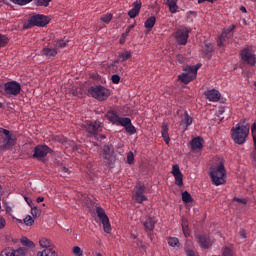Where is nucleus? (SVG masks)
<instances>
[{
    "label": "nucleus",
    "mask_w": 256,
    "mask_h": 256,
    "mask_svg": "<svg viewBox=\"0 0 256 256\" xmlns=\"http://www.w3.org/2000/svg\"><path fill=\"white\" fill-rule=\"evenodd\" d=\"M60 171H61L62 175H64V177H67V175H69L71 173V170H69V168H67L65 166H61Z\"/></svg>",
    "instance_id": "8fccbe9b"
},
{
    "label": "nucleus",
    "mask_w": 256,
    "mask_h": 256,
    "mask_svg": "<svg viewBox=\"0 0 256 256\" xmlns=\"http://www.w3.org/2000/svg\"><path fill=\"white\" fill-rule=\"evenodd\" d=\"M51 151V148L47 145H38L34 148L33 157L34 159H38V161H43Z\"/></svg>",
    "instance_id": "ddd939ff"
},
{
    "label": "nucleus",
    "mask_w": 256,
    "mask_h": 256,
    "mask_svg": "<svg viewBox=\"0 0 256 256\" xmlns=\"http://www.w3.org/2000/svg\"><path fill=\"white\" fill-rule=\"evenodd\" d=\"M10 1H11V3H14L15 5L23 6V5H27V4L31 3V1H33V0H10Z\"/></svg>",
    "instance_id": "79ce46f5"
},
{
    "label": "nucleus",
    "mask_w": 256,
    "mask_h": 256,
    "mask_svg": "<svg viewBox=\"0 0 256 256\" xmlns=\"http://www.w3.org/2000/svg\"><path fill=\"white\" fill-rule=\"evenodd\" d=\"M106 118L108 119V121H110V123H112V125H121V127L124 128H126L128 125H131V118L120 117L117 113L113 111H108L106 114Z\"/></svg>",
    "instance_id": "9d476101"
},
{
    "label": "nucleus",
    "mask_w": 256,
    "mask_h": 256,
    "mask_svg": "<svg viewBox=\"0 0 256 256\" xmlns=\"http://www.w3.org/2000/svg\"><path fill=\"white\" fill-rule=\"evenodd\" d=\"M140 249H142V251H146L147 247L145 246V244H143V242H140Z\"/></svg>",
    "instance_id": "69168bd1"
},
{
    "label": "nucleus",
    "mask_w": 256,
    "mask_h": 256,
    "mask_svg": "<svg viewBox=\"0 0 256 256\" xmlns=\"http://www.w3.org/2000/svg\"><path fill=\"white\" fill-rule=\"evenodd\" d=\"M145 185L141 182H138L137 185L134 187V191L132 194V199L136 203H143L144 201H147V196H145Z\"/></svg>",
    "instance_id": "9b49d317"
},
{
    "label": "nucleus",
    "mask_w": 256,
    "mask_h": 256,
    "mask_svg": "<svg viewBox=\"0 0 256 256\" xmlns=\"http://www.w3.org/2000/svg\"><path fill=\"white\" fill-rule=\"evenodd\" d=\"M182 231L184 234V237H189V224L187 223V219L183 218L182 219Z\"/></svg>",
    "instance_id": "473e14b6"
},
{
    "label": "nucleus",
    "mask_w": 256,
    "mask_h": 256,
    "mask_svg": "<svg viewBox=\"0 0 256 256\" xmlns=\"http://www.w3.org/2000/svg\"><path fill=\"white\" fill-rule=\"evenodd\" d=\"M251 132L253 137V143H254V150L251 153V158L254 163H256V123H253L251 126Z\"/></svg>",
    "instance_id": "b1692460"
},
{
    "label": "nucleus",
    "mask_w": 256,
    "mask_h": 256,
    "mask_svg": "<svg viewBox=\"0 0 256 256\" xmlns=\"http://www.w3.org/2000/svg\"><path fill=\"white\" fill-rule=\"evenodd\" d=\"M182 201L184 203H192L193 202V197H191V194L187 191L182 193Z\"/></svg>",
    "instance_id": "e433bc0d"
},
{
    "label": "nucleus",
    "mask_w": 256,
    "mask_h": 256,
    "mask_svg": "<svg viewBox=\"0 0 256 256\" xmlns=\"http://www.w3.org/2000/svg\"><path fill=\"white\" fill-rule=\"evenodd\" d=\"M134 161H135V156L133 155V152H129L127 155V163L129 165H133Z\"/></svg>",
    "instance_id": "de8ad7c7"
},
{
    "label": "nucleus",
    "mask_w": 256,
    "mask_h": 256,
    "mask_svg": "<svg viewBox=\"0 0 256 256\" xmlns=\"http://www.w3.org/2000/svg\"><path fill=\"white\" fill-rule=\"evenodd\" d=\"M49 25V17L43 14H37L30 17L27 24H24V29H31V27H45Z\"/></svg>",
    "instance_id": "423d86ee"
},
{
    "label": "nucleus",
    "mask_w": 256,
    "mask_h": 256,
    "mask_svg": "<svg viewBox=\"0 0 256 256\" xmlns=\"http://www.w3.org/2000/svg\"><path fill=\"white\" fill-rule=\"evenodd\" d=\"M36 201H37V203H43L45 201V198L40 196L37 198Z\"/></svg>",
    "instance_id": "0e129e2a"
},
{
    "label": "nucleus",
    "mask_w": 256,
    "mask_h": 256,
    "mask_svg": "<svg viewBox=\"0 0 256 256\" xmlns=\"http://www.w3.org/2000/svg\"><path fill=\"white\" fill-rule=\"evenodd\" d=\"M189 33H191V30L185 26H182L176 30V33H174V38L176 39L178 45H187Z\"/></svg>",
    "instance_id": "f8f14e48"
},
{
    "label": "nucleus",
    "mask_w": 256,
    "mask_h": 256,
    "mask_svg": "<svg viewBox=\"0 0 256 256\" xmlns=\"http://www.w3.org/2000/svg\"><path fill=\"white\" fill-rule=\"evenodd\" d=\"M234 201H236L237 203H241L242 205H247V200L246 199H241V198H234Z\"/></svg>",
    "instance_id": "5fc2aeb1"
},
{
    "label": "nucleus",
    "mask_w": 256,
    "mask_h": 256,
    "mask_svg": "<svg viewBox=\"0 0 256 256\" xmlns=\"http://www.w3.org/2000/svg\"><path fill=\"white\" fill-rule=\"evenodd\" d=\"M39 245L40 247H42L43 249H54L55 247L53 246V243H51V240L47 239V238H41L39 240Z\"/></svg>",
    "instance_id": "c85d7f7f"
},
{
    "label": "nucleus",
    "mask_w": 256,
    "mask_h": 256,
    "mask_svg": "<svg viewBox=\"0 0 256 256\" xmlns=\"http://www.w3.org/2000/svg\"><path fill=\"white\" fill-rule=\"evenodd\" d=\"M37 256H58V255H57V250H55V248H48V249H44L43 251H39L37 253Z\"/></svg>",
    "instance_id": "cd10ccee"
},
{
    "label": "nucleus",
    "mask_w": 256,
    "mask_h": 256,
    "mask_svg": "<svg viewBox=\"0 0 256 256\" xmlns=\"http://www.w3.org/2000/svg\"><path fill=\"white\" fill-rule=\"evenodd\" d=\"M112 19H113V14L111 13L104 14L100 17V21H102L103 23H106L107 25L111 23Z\"/></svg>",
    "instance_id": "f704fd0d"
},
{
    "label": "nucleus",
    "mask_w": 256,
    "mask_h": 256,
    "mask_svg": "<svg viewBox=\"0 0 256 256\" xmlns=\"http://www.w3.org/2000/svg\"><path fill=\"white\" fill-rule=\"evenodd\" d=\"M174 179L178 187H183V173L174 175Z\"/></svg>",
    "instance_id": "4c0bfd02"
},
{
    "label": "nucleus",
    "mask_w": 256,
    "mask_h": 256,
    "mask_svg": "<svg viewBox=\"0 0 256 256\" xmlns=\"http://www.w3.org/2000/svg\"><path fill=\"white\" fill-rule=\"evenodd\" d=\"M30 207H31L32 217H37V215H39V209H37V207H33V206H30Z\"/></svg>",
    "instance_id": "603ef678"
},
{
    "label": "nucleus",
    "mask_w": 256,
    "mask_h": 256,
    "mask_svg": "<svg viewBox=\"0 0 256 256\" xmlns=\"http://www.w3.org/2000/svg\"><path fill=\"white\" fill-rule=\"evenodd\" d=\"M168 241V245H170V247H179L180 243H179V238L177 237H169L167 239Z\"/></svg>",
    "instance_id": "72a5a7b5"
},
{
    "label": "nucleus",
    "mask_w": 256,
    "mask_h": 256,
    "mask_svg": "<svg viewBox=\"0 0 256 256\" xmlns=\"http://www.w3.org/2000/svg\"><path fill=\"white\" fill-rule=\"evenodd\" d=\"M96 213H97V216H98V218L101 222L107 221V219H109L107 214H105V210L101 207L96 208Z\"/></svg>",
    "instance_id": "7c9ffc66"
},
{
    "label": "nucleus",
    "mask_w": 256,
    "mask_h": 256,
    "mask_svg": "<svg viewBox=\"0 0 256 256\" xmlns=\"http://www.w3.org/2000/svg\"><path fill=\"white\" fill-rule=\"evenodd\" d=\"M89 95L98 101H106L109 98V89L99 85V86H92L88 89Z\"/></svg>",
    "instance_id": "1a4fd4ad"
},
{
    "label": "nucleus",
    "mask_w": 256,
    "mask_h": 256,
    "mask_svg": "<svg viewBox=\"0 0 256 256\" xmlns=\"http://www.w3.org/2000/svg\"><path fill=\"white\" fill-rule=\"evenodd\" d=\"M51 1L53 0H34V3L37 7H49Z\"/></svg>",
    "instance_id": "c9c22d12"
},
{
    "label": "nucleus",
    "mask_w": 256,
    "mask_h": 256,
    "mask_svg": "<svg viewBox=\"0 0 256 256\" xmlns=\"http://www.w3.org/2000/svg\"><path fill=\"white\" fill-rule=\"evenodd\" d=\"M223 113H225V107H220L217 111L218 117H220V115H223Z\"/></svg>",
    "instance_id": "13d9d810"
},
{
    "label": "nucleus",
    "mask_w": 256,
    "mask_h": 256,
    "mask_svg": "<svg viewBox=\"0 0 256 256\" xmlns=\"http://www.w3.org/2000/svg\"><path fill=\"white\" fill-rule=\"evenodd\" d=\"M64 47H67V41L65 40H58L55 44L56 49H63Z\"/></svg>",
    "instance_id": "c03bdc74"
},
{
    "label": "nucleus",
    "mask_w": 256,
    "mask_h": 256,
    "mask_svg": "<svg viewBox=\"0 0 256 256\" xmlns=\"http://www.w3.org/2000/svg\"><path fill=\"white\" fill-rule=\"evenodd\" d=\"M25 201L29 205V207H33V201L30 198L25 197Z\"/></svg>",
    "instance_id": "052dcab7"
},
{
    "label": "nucleus",
    "mask_w": 256,
    "mask_h": 256,
    "mask_svg": "<svg viewBox=\"0 0 256 256\" xmlns=\"http://www.w3.org/2000/svg\"><path fill=\"white\" fill-rule=\"evenodd\" d=\"M103 229L106 233H111V224L109 223V218L101 222Z\"/></svg>",
    "instance_id": "ea45409f"
},
{
    "label": "nucleus",
    "mask_w": 256,
    "mask_h": 256,
    "mask_svg": "<svg viewBox=\"0 0 256 256\" xmlns=\"http://www.w3.org/2000/svg\"><path fill=\"white\" fill-rule=\"evenodd\" d=\"M192 151H199L203 149V139L201 137L193 138L190 142Z\"/></svg>",
    "instance_id": "412c9836"
},
{
    "label": "nucleus",
    "mask_w": 256,
    "mask_h": 256,
    "mask_svg": "<svg viewBox=\"0 0 256 256\" xmlns=\"http://www.w3.org/2000/svg\"><path fill=\"white\" fill-rule=\"evenodd\" d=\"M5 225H7L5 218L0 216V229H4Z\"/></svg>",
    "instance_id": "4d7b16f0"
},
{
    "label": "nucleus",
    "mask_w": 256,
    "mask_h": 256,
    "mask_svg": "<svg viewBox=\"0 0 256 256\" xmlns=\"http://www.w3.org/2000/svg\"><path fill=\"white\" fill-rule=\"evenodd\" d=\"M157 223V220L155 217H148L143 222V226L145 227L146 231H153L155 229V224Z\"/></svg>",
    "instance_id": "4be33fe9"
},
{
    "label": "nucleus",
    "mask_w": 256,
    "mask_h": 256,
    "mask_svg": "<svg viewBox=\"0 0 256 256\" xmlns=\"http://www.w3.org/2000/svg\"><path fill=\"white\" fill-rule=\"evenodd\" d=\"M202 51L205 57H210L211 53H213V45L211 43H205Z\"/></svg>",
    "instance_id": "2f4dec72"
},
{
    "label": "nucleus",
    "mask_w": 256,
    "mask_h": 256,
    "mask_svg": "<svg viewBox=\"0 0 256 256\" xmlns=\"http://www.w3.org/2000/svg\"><path fill=\"white\" fill-rule=\"evenodd\" d=\"M231 137L234 143H237V145H243V143L247 141V137H249V124H237L231 129Z\"/></svg>",
    "instance_id": "f03ea898"
},
{
    "label": "nucleus",
    "mask_w": 256,
    "mask_h": 256,
    "mask_svg": "<svg viewBox=\"0 0 256 256\" xmlns=\"http://www.w3.org/2000/svg\"><path fill=\"white\" fill-rule=\"evenodd\" d=\"M115 154V148L112 144H106L103 147L102 158L104 159L105 163L111 165L113 163V155Z\"/></svg>",
    "instance_id": "4468645a"
},
{
    "label": "nucleus",
    "mask_w": 256,
    "mask_h": 256,
    "mask_svg": "<svg viewBox=\"0 0 256 256\" xmlns=\"http://www.w3.org/2000/svg\"><path fill=\"white\" fill-rule=\"evenodd\" d=\"M9 43V38L3 34H0V48L5 47Z\"/></svg>",
    "instance_id": "a19ab883"
},
{
    "label": "nucleus",
    "mask_w": 256,
    "mask_h": 256,
    "mask_svg": "<svg viewBox=\"0 0 256 256\" xmlns=\"http://www.w3.org/2000/svg\"><path fill=\"white\" fill-rule=\"evenodd\" d=\"M204 95L208 101H211L212 103H217L219 99H221V93L219 90L211 89L204 92Z\"/></svg>",
    "instance_id": "dca6fc26"
},
{
    "label": "nucleus",
    "mask_w": 256,
    "mask_h": 256,
    "mask_svg": "<svg viewBox=\"0 0 256 256\" xmlns=\"http://www.w3.org/2000/svg\"><path fill=\"white\" fill-rule=\"evenodd\" d=\"M1 256H15V252H8L7 250H4L1 252Z\"/></svg>",
    "instance_id": "6e6d98bb"
},
{
    "label": "nucleus",
    "mask_w": 256,
    "mask_h": 256,
    "mask_svg": "<svg viewBox=\"0 0 256 256\" xmlns=\"http://www.w3.org/2000/svg\"><path fill=\"white\" fill-rule=\"evenodd\" d=\"M134 27H135V24H132L126 28L125 32L122 34L123 39H125L127 35L131 33V29H133Z\"/></svg>",
    "instance_id": "09e8293b"
},
{
    "label": "nucleus",
    "mask_w": 256,
    "mask_h": 256,
    "mask_svg": "<svg viewBox=\"0 0 256 256\" xmlns=\"http://www.w3.org/2000/svg\"><path fill=\"white\" fill-rule=\"evenodd\" d=\"M96 256H103L100 252H96Z\"/></svg>",
    "instance_id": "774afa93"
},
{
    "label": "nucleus",
    "mask_w": 256,
    "mask_h": 256,
    "mask_svg": "<svg viewBox=\"0 0 256 256\" xmlns=\"http://www.w3.org/2000/svg\"><path fill=\"white\" fill-rule=\"evenodd\" d=\"M161 135H162L166 145H169V141H171V138L169 137V124H167V123L162 124Z\"/></svg>",
    "instance_id": "393cba45"
},
{
    "label": "nucleus",
    "mask_w": 256,
    "mask_h": 256,
    "mask_svg": "<svg viewBox=\"0 0 256 256\" xmlns=\"http://www.w3.org/2000/svg\"><path fill=\"white\" fill-rule=\"evenodd\" d=\"M183 71L184 73L180 74L178 76V79L179 81L187 85L197 77V71H199V66H186L184 67Z\"/></svg>",
    "instance_id": "6e6552de"
},
{
    "label": "nucleus",
    "mask_w": 256,
    "mask_h": 256,
    "mask_svg": "<svg viewBox=\"0 0 256 256\" xmlns=\"http://www.w3.org/2000/svg\"><path fill=\"white\" fill-rule=\"evenodd\" d=\"M42 55H44V57H47L48 59H51V57H57V48L45 46L42 49Z\"/></svg>",
    "instance_id": "5701e85b"
},
{
    "label": "nucleus",
    "mask_w": 256,
    "mask_h": 256,
    "mask_svg": "<svg viewBox=\"0 0 256 256\" xmlns=\"http://www.w3.org/2000/svg\"><path fill=\"white\" fill-rule=\"evenodd\" d=\"M73 254L75 256H83V250H81V247L75 246L73 247Z\"/></svg>",
    "instance_id": "a18cd8bd"
},
{
    "label": "nucleus",
    "mask_w": 256,
    "mask_h": 256,
    "mask_svg": "<svg viewBox=\"0 0 256 256\" xmlns=\"http://www.w3.org/2000/svg\"><path fill=\"white\" fill-rule=\"evenodd\" d=\"M166 5L169 8L170 13H177L179 6L177 0H166Z\"/></svg>",
    "instance_id": "bb28decb"
},
{
    "label": "nucleus",
    "mask_w": 256,
    "mask_h": 256,
    "mask_svg": "<svg viewBox=\"0 0 256 256\" xmlns=\"http://www.w3.org/2000/svg\"><path fill=\"white\" fill-rule=\"evenodd\" d=\"M240 11H241L242 13H247V8H245V6H241V7H240Z\"/></svg>",
    "instance_id": "338daca9"
},
{
    "label": "nucleus",
    "mask_w": 256,
    "mask_h": 256,
    "mask_svg": "<svg viewBox=\"0 0 256 256\" xmlns=\"http://www.w3.org/2000/svg\"><path fill=\"white\" fill-rule=\"evenodd\" d=\"M233 31H235V25L229 26L227 29L223 30L221 36L217 40L218 47H225V41L231 37Z\"/></svg>",
    "instance_id": "2eb2a0df"
},
{
    "label": "nucleus",
    "mask_w": 256,
    "mask_h": 256,
    "mask_svg": "<svg viewBox=\"0 0 256 256\" xmlns=\"http://www.w3.org/2000/svg\"><path fill=\"white\" fill-rule=\"evenodd\" d=\"M133 55L130 51H124L118 55L114 63L112 64V67H117V63H125V61H129Z\"/></svg>",
    "instance_id": "a211bd4d"
},
{
    "label": "nucleus",
    "mask_w": 256,
    "mask_h": 256,
    "mask_svg": "<svg viewBox=\"0 0 256 256\" xmlns=\"http://www.w3.org/2000/svg\"><path fill=\"white\" fill-rule=\"evenodd\" d=\"M180 125H184V131H187L191 125H193V117L189 115V112L185 111Z\"/></svg>",
    "instance_id": "aec40b11"
},
{
    "label": "nucleus",
    "mask_w": 256,
    "mask_h": 256,
    "mask_svg": "<svg viewBox=\"0 0 256 256\" xmlns=\"http://www.w3.org/2000/svg\"><path fill=\"white\" fill-rule=\"evenodd\" d=\"M17 143V137L11 131L0 128V149L9 151Z\"/></svg>",
    "instance_id": "7ed1b4c3"
},
{
    "label": "nucleus",
    "mask_w": 256,
    "mask_h": 256,
    "mask_svg": "<svg viewBox=\"0 0 256 256\" xmlns=\"http://www.w3.org/2000/svg\"><path fill=\"white\" fill-rule=\"evenodd\" d=\"M24 223L25 225H27L28 227H31V225H33L35 223V220L33 219V217H31L30 215L26 216L24 218Z\"/></svg>",
    "instance_id": "37998d69"
},
{
    "label": "nucleus",
    "mask_w": 256,
    "mask_h": 256,
    "mask_svg": "<svg viewBox=\"0 0 256 256\" xmlns=\"http://www.w3.org/2000/svg\"><path fill=\"white\" fill-rule=\"evenodd\" d=\"M197 242L199 243L202 249H209L211 245V239L207 235H197L196 236Z\"/></svg>",
    "instance_id": "6ab92c4d"
},
{
    "label": "nucleus",
    "mask_w": 256,
    "mask_h": 256,
    "mask_svg": "<svg viewBox=\"0 0 256 256\" xmlns=\"http://www.w3.org/2000/svg\"><path fill=\"white\" fill-rule=\"evenodd\" d=\"M155 23H157V18L155 16H150L144 22V27H145V29H148V31H151V29H153V27H155Z\"/></svg>",
    "instance_id": "a878e982"
},
{
    "label": "nucleus",
    "mask_w": 256,
    "mask_h": 256,
    "mask_svg": "<svg viewBox=\"0 0 256 256\" xmlns=\"http://www.w3.org/2000/svg\"><path fill=\"white\" fill-rule=\"evenodd\" d=\"M181 174V169L179 168V165H173L172 167V175H180Z\"/></svg>",
    "instance_id": "49530a36"
},
{
    "label": "nucleus",
    "mask_w": 256,
    "mask_h": 256,
    "mask_svg": "<svg viewBox=\"0 0 256 256\" xmlns=\"http://www.w3.org/2000/svg\"><path fill=\"white\" fill-rule=\"evenodd\" d=\"M111 81L112 83H114L115 85H118V83L121 81V77L117 74L112 75L111 77Z\"/></svg>",
    "instance_id": "3c124183"
},
{
    "label": "nucleus",
    "mask_w": 256,
    "mask_h": 256,
    "mask_svg": "<svg viewBox=\"0 0 256 256\" xmlns=\"http://www.w3.org/2000/svg\"><path fill=\"white\" fill-rule=\"evenodd\" d=\"M1 93L5 97H17L18 95H21V83L14 80L6 82L3 85Z\"/></svg>",
    "instance_id": "39448f33"
},
{
    "label": "nucleus",
    "mask_w": 256,
    "mask_h": 256,
    "mask_svg": "<svg viewBox=\"0 0 256 256\" xmlns=\"http://www.w3.org/2000/svg\"><path fill=\"white\" fill-rule=\"evenodd\" d=\"M241 61L245 65H249L250 67H255L256 64V55L253 51V47L245 46L240 52Z\"/></svg>",
    "instance_id": "0eeeda50"
},
{
    "label": "nucleus",
    "mask_w": 256,
    "mask_h": 256,
    "mask_svg": "<svg viewBox=\"0 0 256 256\" xmlns=\"http://www.w3.org/2000/svg\"><path fill=\"white\" fill-rule=\"evenodd\" d=\"M223 255L224 256H231V249L225 248Z\"/></svg>",
    "instance_id": "bf43d9fd"
},
{
    "label": "nucleus",
    "mask_w": 256,
    "mask_h": 256,
    "mask_svg": "<svg viewBox=\"0 0 256 256\" xmlns=\"http://www.w3.org/2000/svg\"><path fill=\"white\" fill-rule=\"evenodd\" d=\"M205 1H207L208 3H215V1H217V0H198V3L199 4L205 3Z\"/></svg>",
    "instance_id": "680f3d73"
},
{
    "label": "nucleus",
    "mask_w": 256,
    "mask_h": 256,
    "mask_svg": "<svg viewBox=\"0 0 256 256\" xmlns=\"http://www.w3.org/2000/svg\"><path fill=\"white\" fill-rule=\"evenodd\" d=\"M20 243H22L24 247H28V249H35V243L27 237H22Z\"/></svg>",
    "instance_id": "c756f323"
},
{
    "label": "nucleus",
    "mask_w": 256,
    "mask_h": 256,
    "mask_svg": "<svg viewBox=\"0 0 256 256\" xmlns=\"http://www.w3.org/2000/svg\"><path fill=\"white\" fill-rule=\"evenodd\" d=\"M176 61H177L178 63H185V58H184V56H183L182 54H178V55L176 56Z\"/></svg>",
    "instance_id": "864d4df0"
},
{
    "label": "nucleus",
    "mask_w": 256,
    "mask_h": 256,
    "mask_svg": "<svg viewBox=\"0 0 256 256\" xmlns=\"http://www.w3.org/2000/svg\"><path fill=\"white\" fill-rule=\"evenodd\" d=\"M209 175L213 185H215L216 187H219V185H225V177H227V172L225 171V164L220 161L217 165L212 166L210 168Z\"/></svg>",
    "instance_id": "f257e3e1"
},
{
    "label": "nucleus",
    "mask_w": 256,
    "mask_h": 256,
    "mask_svg": "<svg viewBox=\"0 0 256 256\" xmlns=\"http://www.w3.org/2000/svg\"><path fill=\"white\" fill-rule=\"evenodd\" d=\"M141 5H142V3L140 0H136L132 4V9H130L128 12L130 19H135V17H137V15H139V13L141 12Z\"/></svg>",
    "instance_id": "f3484780"
},
{
    "label": "nucleus",
    "mask_w": 256,
    "mask_h": 256,
    "mask_svg": "<svg viewBox=\"0 0 256 256\" xmlns=\"http://www.w3.org/2000/svg\"><path fill=\"white\" fill-rule=\"evenodd\" d=\"M86 132L88 133V137H94L96 141H103V139H107V136L101 133L103 131V126H101V122L94 121L89 122L85 125Z\"/></svg>",
    "instance_id": "20e7f679"
},
{
    "label": "nucleus",
    "mask_w": 256,
    "mask_h": 256,
    "mask_svg": "<svg viewBox=\"0 0 256 256\" xmlns=\"http://www.w3.org/2000/svg\"><path fill=\"white\" fill-rule=\"evenodd\" d=\"M125 131L130 135H135V133H137V129L135 128V126H133V123L131 122L126 126Z\"/></svg>",
    "instance_id": "58836bf2"
},
{
    "label": "nucleus",
    "mask_w": 256,
    "mask_h": 256,
    "mask_svg": "<svg viewBox=\"0 0 256 256\" xmlns=\"http://www.w3.org/2000/svg\"><path fill=\"white\" fill-rule=\"evenodd\" d=\"M240 237H241L242 239H246V238H247V235L245 234V230H242V231L240 232Z\"/></svg>",
    "instance_id": "e2e57ef3"
}]
</instances>
